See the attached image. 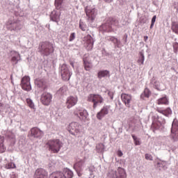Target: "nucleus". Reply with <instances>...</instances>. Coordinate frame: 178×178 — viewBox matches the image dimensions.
<instances>
[{"label":"nucleus","instance_id":"f257e3e1","mask_svg":"<svg viewBox=\"0 0 178 178\" xmlns=\"http://www.w3.org/2000/svg\"><path fill=\"white\" fill-rule=\"evenodd\" d=\"M115 27H119V21L115 18H109L106 23L100 26V30L111 33L113 30H115Z\"/></svg>","mask_w":178,"mask_h":178},{"label":"nucleus","instance_id":"f03ea898","mask_svg":"<svg viewBox=\"0 0 178 178\" xmlns=\"http://www.w3.org/2000/svg\"><path fill=\"white\" fill-rule=\"evenodd\" d=\"M39 52L43 56H49L54 53V44L49 42H43L39 44Z\"/></svg>","mask_w":178,"mask_h":178},{"label":"nucleus","instance_id":"7ed1b4c3","mask_svg":"<svg viewBox=\"0 0 178 178\" xmlns=\"http://www.w3.org/2000/svg\"><path fill=\"white\" fill-rule=\"evenodd\" d=\"M46 145L49 151H51L54 154H58L60 151V148L63 147V143L59 139H53L49 140Z\"/></svg>","mask_w":178,"mask_h":178},{"label":"nucleus","instance_id":"20e7f679","mask_svg":"<svg viewBox=\"0 0 178 178\" xmlns=\"http://www.w3.org/2000/svg\"><path fill=\"white\" fill-rule=\"evenodd\" d=\"M152 119L153 120L152 124L153 131H155V130H162L163 129V124L166 122L164 118L159 117L158 114H154L152 116Z\"/></svg>","mask_w":178,"mask_h":178},{"label":"nucleus","instance_id":"39448f33","mask_svg":"<svg viewBox=\"0 0 178 178\" xmlns=\"http://www.w3.org/2000/svg\"><path fill=\"white\" fill-rule=\"evenodd\" d=\"M87 101L93 104V109H97L101 104H104V97L98 94H90L88 96Z\"/></svg>","mask_w":178,"mask_h":178},{"label":"nucleus","instance_id":"423d86ee","mask_svg":"<svg viewBox=\"0 0 178 178\" xmlns=\"http://www.w3.org/2000/svg\"><path fill=\"white\" fill-rule=\"evenodd\" d=\"M7 29L10 31H17L23 29V24L19 19H9L7 22Z\"/></svg>","mask_w":178,"mask_h":178},{"label":"nucleus","instance_id":"0eeeda50","mask_svg":"<svg viewBox=\"0 0 178 178\" xmlns=\"http://www.w3.org/2000/svg\"><path fill=\"white\" fill-rule=\"evenodd\" d=\"M59 69L63 80H64V81H69V80H70V77H72V74H73L70 68L67 65L64 63L60 65Z\"/></svg>","mask_w":178,"mask_h":178},{"label":"nucleus","instance_id":"6e6552de","mask_svg":"<svg viewBox=\"0 0 178 178\" xmlns=\"http://www.w3.org/2000/svg\"><path fill=\"white\" fill-rule=\"evenodd\" d=\"M108 178H126V172L124 169L118 168V172L116 170H110L107 175Z\"/></svg>","mask_w":178,"mask_h":178},{"label":"nucleus","instance_id":"1a4fd4ad","mask_svg":"<svg viewBox=\"0 0 178 178\" xmlns=\"http://www.w3.org/2000/svg\"><path fill=\"white\" fill-rule=\"evenodd\" d=\"M80 130H81V125L79 122H72L68 126V131L72 136H79Z\"/></svg>","mask_w":178,"mask_h":178},{"label":"nucleus","instance_id":"9d476101","mask_svg":"<svg viewBox=\"0 0 178 178\" xmlns=\"http://www.w3.org/2000/svg\"><path fill=\"white\" fill-rule=\"evenodd\" d=\"M86 13L88 17V22L93 23L97 17V10L95 8L87 6L86 8Z\"/></svg>","mask_w":178,"mask_h":178},{"label":"nucleus","instance_id":"9b49d317","mask_svg":"<svg viewBox=\"0 0 178 178\" xmlns=\"http://www.w3.org/2000/svg\"><path fill=\"white\" fill-rule=\"evenodd\" d=\"M86 163V160H79L74 165V169L76 170L78 176L80 177H81V172H83L84 169V165Z\"/></svg>","mask_w":178,"mask_h":178},{"label":"nucleus","instance_id":"f8f14e48","mask_svg":"<svg viewBox=\"0 0 178 178\" xmlns=\"http://www.w3.org/2000/svg\"><path fill=\"white\" fill-rule=\"evenodd\" d=\"M40 101L43 105L48 106L52 102V95L49 92H44L40 97Z\"/></svg>","mask_w":178,"mask_h":178},{"label":"nucleus","instance_id":"ddd939ff","mask_svg":"<svg viewBox=\"0 0 178 178\" xmlns=\"http://www.w3.org/2000/svg\"><path fill=\"white\" fill-rule=\"evenodd\" d=\"M44 132L37 127L32 128L29 131V137H33V138H42Z\"/></svg>","mask_w":178,"mask_h":178},{"label":"nucleus","instance_id":"4468645a","mask_svg":"<svg viewBox=\"0 0 178 178\" xmlns=\"http://www.w3.org/2000/svg\"><path fill=\"white\" fill-rule=\"evenodd\" d=\"M171 138L174 142L178 141V122L173 121L171 128Z\"/></svg>","mask_w":178,"mask_h":178},{"label":"nucleus","instance_id":"2eb2a0df","mask_svg":"<svg viewBox=\"0 0 178 178\" xmlns=\"http://www.w3.org/2000/svg\"><path fill=\"white\" fill-rule=\"evenodd\" d=\"M22 88L25 91H30L31 90V84H30V77L24 76L21 81Z\"/></svg>","mask_w":178,"mask_h":178},{"label":"nucleus","instance_id":"dca6fc26","mask_svg":"<svg viewBox=\"0 0 178 178\" xmlns=\"http://www.w3.org/2000/svg\"><path fill=\"white\" fill-rule=\"evenodd\" d=\"M79 101V99L77 97H73V96H70L67 98L66 99V106L67 109H70V108H73L74 105L77 104Z\"/></svg>","mask_w":178,"mask_h":178},{"label":"nucleus","instance_id":"f3484780","mask_svg":"<svg viewBox=\"0 0 178 178\" xmlns=\"http://www.w3.org/2000/svg\"><path fill=\"white\" fill-rule=\"evenodd\" d=\"M111 108V106H104L101 111L97 113V118L99 119V120H102L108 113H109V109Z\"/></svg>","mask_w":178,"mask_h":178},{"label":"nucleus","instance_id":"a211bd4d","mask_svg":"<svg viewBox=\"0 0 178 178\" xmlns=\"http://www.w3.org/2000/svg\"><path fill=\"white\" fill-rule=\"evenodd\" d=\"M50 20L58 24L60 22V11L54 10L50 14Z\"/></svg>","mask_w":178,"mask_h":178},{"label":"nucleus","instance_id":"6ab92c4d","mask_svg":"<svg viewBox=\"0 0 178 178\" xmlns=\"http://www.w3.org/2000/svg\"><path fill=\"white\" fill-rule=\"evenodd\" d=\"M35 178H48V172L42 168H39L35 172Z\"/></svg>","mask_w":178,"mask_h":178},{"label":"nucleus","instance_id":"aec40b11","mask_svg":"<svg viewBox=\"0 0 178 178\" xmlns=\"http://www.w3.org/2000/svg\"><path fill=\"white\" fill-rule=\"evenodd\" d=\"M106 41H110L111 42H113L114 44L115 48H120V44L122 42H120V40L116 38L115 36H107L106 37Z\"/></svg>","mask_w":178,"mask_h":178},{"label":"nucleus","instance_id":"412c9836","mask_svg":"<svg viewBox=\"0 0 178 178\" xmlns=\"http://www.w3.org/2000/svg\"><path fill=\"white\" fill-rule=\"evenodd\" d=\"M121 99L124 104H125L126 106L130 108V102H131V95L122 93L121 95Z\"/></svg>","mask_w":178,"mask_h":178},{"label":"nucleus","instance_id":"4be33fe9","mask_svg":"<svg viewBox=\"0 0 178 178\" xmlns=\"http://www.w3.org/2000/svg\"><path fill=\"white\" fill-rule=\"evenodd\" d=\"M35 84L39 88H43V90H45V88H47V82L44 79H37L36 80H35Z\"/></svg>","mask_w":178,"mask_h":178},{"label":"nucleus","instance_id":"5701e85b","mask_svg":"<svg viewBox=\"0 0 178 178\" xmlns=\"http://www.w3.org/2000/svg\"><path fill=\"white\" fill-rule=\"evenodd\" d=\"M150 84L153 86L154 88L157 90V91H163V89L161 87V83L156 81L155 77H153L150 81Z\"/></svg>","mask_w":178,"mask_h":178},{"label":"nucleus","instance_id":"b1692460","mask_svg":"<svg viewBox=\"0 0 178 178\" xmlns=\"http://www.w3.org/2000/svg\"><path fill=\"white\" fill-rule=\"evenodd\" d=\"M85 40L87 44L88 49H92V47H94V39L90 35H88L85 37Z\"/></svg>","mask_w":178,"mask_h":178},{"label":"nucleus","instance_id":"393cba45","mask_svg":"<svg viewBox=\"0 0 178 178\" xmlns=\"http://www.w3.org/2000/svg\"><path fill=\"white\" fill-rule=\"evenodd\" d=\"M98 79H104L106 77H111V72L108 70H101L97 73Z\"/></svg>","mask_w":178,"mask_h":178},{"label":"nucleus","instance_id":"a878e982","mask_svg":"<svg viewBox=\"0 0 178 178\" xmlns=\"http://www.w3.org/2000/svg\"><path fill=\"white\" fill-rule=\"evenodd\" d=\"M11 60L13 65H17V63L20 60V54L18 52L14 51Z\"/></svg>","mask_w":178,"mask_h":178},{"label":"nucleus","instance_id":"bb28decb","mask_svg":"<svg viewBox=\"0 0 178 178\" xmlns=\"http://www.w3.org/2000/svg\"><path fill=\"white\" fill-rule=\"evenodd\" d=\"M156 111L159 112V113H161V115H164V116H166L167 118L169 115H172V109H170V108H167L165 110L157 108Z\"/></svg>","mask_w":178,"mask_h":178},{"label":"nucleus","instance_id":"cd10ccee","mask_svg":"<svg viewBox=\"0 0 178 178\" xmlns=\"http://www.w3.org/2000/svg\"><path fill=\"white\" fill-rule=\"evenodd\" d=\"M83 66L85 67V70L89 72V70H91V69H92V63L88 61L87 58H83Z\"/></svg>","mask_w":178,"mask_h":178},{"label":"nucleus","instance_id":"c85d7f7f","mask_svg":"<svg viewBox=\"0 0 178 178\" xmlns=\"http://www.w3.org/2000/svg\"><path fill=\"white\" fill-rule=\"evenodd\" d=\"M158 105H169V99L166 96L161 97L157 100Z\"/></svg>","mask_w":178,"mask_h":178},{"label":"nucleus","instance_id":"c756f323","mask_svg":"<svg viewBox=\"0 0 178 178\" xmlns=\"http://www.w3.org/2000/svg\"><path fill=\"white\" fill-rule=\"evenodd\" d=\"M79 115L81 116L80 119H81L82 120H87L88 118V112L87 111V110L83 109L79 111Z\"/></svg>","mask_w":178,"mask_h":178},{"label":"nucleus","instance_id":"7c9ffc66","mask_svg":"<svg viewBox=\"0 0 178 178\" xmlns=\"http://www.w3.org/2000/svg\"><path fill=\"white\" fill-rule=\"evenodd\" d=\"M144 60H145V56H144V50H142L139 52L138 63H139V65H144Z\"/></svg>","mask_w":178,"mask_h":178},{"label":"nucleus","instance_id":"2f4dec72","mask_svg":"<svg viewBox=\"0 0 178 178\" xmlns=\"http://www.w3.org/2000/svg\"><path fill=\"white\" fill-rule=\"evenodd\" d=\"M66 91H67V88L63 86L57 91V95L58 97H63V95H66Z\"/></svg>","mask_w":178,"mask_h":178},{"label":"nucleus","instance_id":"473e14b6","mask_svg":"<svg viewBox=\"0 0 178 178\" xmlns=\"http://www.w3.org/2000/svg\"><path fill=\"white\" fill-rule=\"evenodd\" d=\"M96 151L99 154H104V152L105 151V145L102 143H99L96 145Z\"/></svg>","mask_w":178,"mask_h":178},{"label":"nucleus","instance_id":"72a5a7b5","mask_svg":"<svg viewBox=\"0 0 178 178\" xmlns=\"http://www.w3.org/2000/svg\"><path fill=\"white\" fill-rule=\"evenodd\" d=\"M73 171L70 170V169H65L63 176L65 178H73Z\"/></svg>","mask_w":178,"mask_h":178},{"label":"nucleus","instance_id":"f704fd0d","mask_svg":"<svg viewBox=\"0 0 178 178\" xmlns=\"http://www.w3.org/2000/svg\"><path fill=\"white\" fill-rule=\"evenodd\" d=\"M5 141V138L3 136H0V152L2 154L5 152L6 150V147L3 145V142Z\"/></svg>","mask_w":178,"mask_h":178},{"label":"nucleus","instance_id":"c9c22d12","mask_svg":"<svg viewBox=\"0 0 178 178\" xmlns=\"http://www.w3.org/2000/svg\"><path fill=\"white\" fill-rule=\"evenodd\" d=\"M156 166L163 169L165 168V166H166V161L157 159L156 160Z\"/></svg>","mask_w":178,"mask_h":178},{"label":"nucleus","instance_id":"e433bc0d","mask_svg":"<svg viewBox=\"0 0 178 178\" xmlns=\"http://www.w3.org/2000/svg\"><path fill=\"white\" fill-rule=\"evenodd\" d=\"M171 29L172 30V33L178 35V23L177 22H172Z\"/></svg>","mask_w":178,"mask_h":178},{"label":"nucleus","instance_id":"4c0bfd02","mask_svg":"<svg viewBox=\"0 0 178 178\" xmlns=\"http://www.w3.org/2000/svg\"><path fill=\"white\" fill-rule=\"evenodd\" d=\"M79 29L82 30V31H86L87 29H88V26H87V24H86L83 22L81 20L79 21Z\"/></svg>","mask_w":178,"mask_h":178},{"label":"nucleus","instance_id":"58836bf2","mask_svg":"<svg viewBox=\"0 0 178 178\" xmlns=\"http://www.w3.org/2000/svg\"><path fill=\"white\" fill-rule=\"evenodd\" d=\"M149 95H151V92L148 88H145L143 93H142V95H140V97L141 98H143V97H145V98H149Z\"/></svg>","mask_w":178,"mask_h":178},{"label":"nucleus","instance_id":"ea45409f","mask_svg":"<svg viewBox=\"0 0 178 178\" xmlns=\"http://www.w3.org/2000/svg\"><path fill=\"white\" fill-rule=\"evenodd\" d=\"M52 178H65L63 172H57L52 174Z\"/></svg>","mask_w":178,"mask_h":178},{"label":"nucleus","instance_id":"a19ab883","mask_svg":"<svg viewBox=\"0 0 178 178\" xmlns=\"http://www.w3.org/2000/svg\"><path fill=\"white\" fill-rule=\"evenodd\" d=\"M62 3H63V0H55L56 8L60 9L62 8Z\"/></svg>","mask_w":178,"mask_h":178},{"label":"nucleus","instance_id":"79ce46f5","mask_svg":"<svg viewBox=\"0 0 178 178\" xmlns=\"http://www.w3.org/2000/svg\"><path fill=\"white\" fill-rule=\"evenodd\" d=\"M15 168H16V165H15V163L13 162H10L6 165V169H15Z\"/></svg>","mask_w":178,"mask_h":178},{"label":"nucleus","instance_id":"37998d69","mask_svg":"<svg viewBox=\"0 0 178 178\" xmlns=\"http://www.w3.org/2000/svg\"><path fill=\"white\" fill-rule=\"evenodd\" d=\"M26 104L29 105V108L34 109V103L33 102V100L31 99H26Z\"/></svg>","mask_w":178,"mask_h":178},{"label":"nucleus","instance_id":"c03bdc74","mask_svg":"<svg viewBox=\"0 0 178 178\" xmlns=\"http://www.w3.org/2000/svg\"><path fill=\"white\" fill-rule=\"evenodd\" d=\"M131 136H132V138H133V140H134V143H135V144L136 145H140V140H138V138H137V136H134V135H131Z\"/></svg>","mask_w":178,"mask_h":178},{"label":"nucleus","instance_id":"a18cd8bd","mask_svg":"<svg viewBox=\"0 0 178 178\" xmlns=\"http://www.w3.org/2000/svg\"><path fill=\"white\" fill-rule=\"evenodd\" d=\"M76 39V33H72L70 35L69 41L72 42V41H74Z\"/></svg>","mask_w":178,"mask_h":178},{"label":"nucleus","instance_id":"49530a36","mask_svg":"<svg viewBox=\"0 0 178 178\" xmlns=\"http://www.w3.org/2000/svg\"><path fill=\"white\" fill-rule=\"evenodd\" d=\"M172 47H173L175 54H177V52H178V42H174L172 44Z\"/></svg>","mask_w":178,"mask_h":178},{"label":"nucleus","instance_id":"de8ad7c7","mask_svg":"<svg viewBox=\"0 0 178 178\" xmlns=\"http://www.w3.org/2000/svg\"><path fill=\"white\" fill-rule=\"evenodd\" d=\"M156 21V15H154L152 19V24L150 25V29H152V27H154V25L155 24Z\"/></svg>","mask_w":178,"mask_h":178},{"label":"nucleus","instance_id":"09e8293b","mask_svg":"<svg viewBox=\"0 0 178 178\" xmlns=\"http://www.w3.org/2000/svg\"><path fill=\"white\" fill-rule=\"evenodd\" d=\"M145 159H147V161H152V155L149 154H146L145 155Z\"/></svg>","mask_w":178,"mask_h":178},{"label":"nucleus","instance_id":"8fccbe9b","mask_svg":"<svg viewBox=\"0 0 178 178\" xmlns=\"http://www.w3.org/2000/svg\"><path fill=\"white\" fill-rule=\"evenodd\" d=\"M108 96L110 97L111 99H113V92L109 91L108 92Z\"/></svg>","mask_w":178,"mask_h":178},{"label":"nucleus","instance_id":"3c124183","mask_svg":"<svg viewBox=\"0 0 178 178\" xmlns=\"http://www.w3.org/2000/svg\"><path fill=\"white\" fill-rule=\"evenodd\" d=\"M70 64L71 65V66H72L73 68H74V62L72 60H70Z\"/></svg>","mask_w":178,"mask_h":178},{"label":"nucleus","instance_id":"603ef678","mask_svg":"<svg viewBox=\"0 0 178 178\" xmlns=\"http://www.w3.org/2000/svg\"><path fill=\"white\" fill-rule=\"evenodd\" d=\"M147 40H148V36H144L145 42H147Z\"/></svg>","mask_w":178,"mask_h":178},{"label":"nucleus","instance_id":"864d4df0","mask_svg":"<svg viewBox=\"0 0 178 178\" xmlns=\"http://www.w3.org/2000/svg\"><path fill=\"white\" fill-rule=\"evenodd\" d=\"M141 23H147V19H142Z\"/></svg>","mask_w":178,"mask_h":178},{"label":"nucleus","instance_id":"5fc2aeb1","mask_svg":"<svg viewBox=\"0 0 178 178\" xmlns=\"http://www.w3.org/2000/svg\"><path fill=\"white\" fill-rule=\"evenodd\" d=\"M104 1L105 2H108V3L113 1V0H104Z\"/></svg>","mask_w":178,"mask_h":178},{"label":"nucleus","instance_id":"6e6d98bb","mask_svg":"<svg viewBox=\"0 0 178 178\" xmlns=\"http://www.w3.org/2000/svg\"><path fill=\"white\" fill-rule=\"evenodd\" d=\"M124 38H125L126 40H127V34H125V35H124Z\"/></svg>","mask_w":178,"mask_h":178},{"label":"nucleus","instance_id":"4d7b16f0","mask_svg":"<svg viewBox=\"0 0 178 178\" xmlns=\"http://www.w3.org/2000/svg\"><path fill=\"white\" fill-rule=\"evenodd\" d=\"M171 70H173L174 72H176V69H175V67H172Z\"/></svg>","mask_w":178,"mask_h":178},{"label":"nucleus","instance_id":"13d9d810","mask_svg":"<svg viewBox=\"0 0 178 178\" xmlns=\"http://www.w3.org/2000/svg\"><path fill=\"white\" fill-rule=\"evenodd\" d=\"M74 115H76V116H79V114L76 113V112H74Z\"/></svg>","mask_w":178,"mask_h":178},{"label":"nucleus","instance_id":"bf43d9fd","mask_svg":"<svg viewBox=\"0 0 178 178\" xmlns=\"http://www.w3.org/2000/svg\"><path fill=\"white\" fill-rule=\"evenodd\" d=\"M124 42H125V43L127 42V39H125V40H124Z\"/></svg>","mask_w":178,"mask_h":178},{"label":"nucleus","instance_id":"052dcab7","mask_svg":"<svg viewBox=\"0 0 178 178\" xmlns=\"http://www.w3.org/2000/svg\"><path fill=\"white\" fill-rule=\"evenodd\" d=\"M122 155H123V154L121 152V154L120 155V156H122Z\"/></svg>","mask_w":178,"mask_h":178},{"label":"nucleus","instance_id":"680f3d73","mask_svg":"<svg viewBox=\"0 0 178 178\" xmlns=\"http://www.w3.org/2000/svg\"><path fill=\"white\" fill-rule=\"evenodd\" d=\"M92 138L93 140H95V139H94V137H92Z\"/></svg>","mask_w":178,"mask_h":178}]
</instances>
